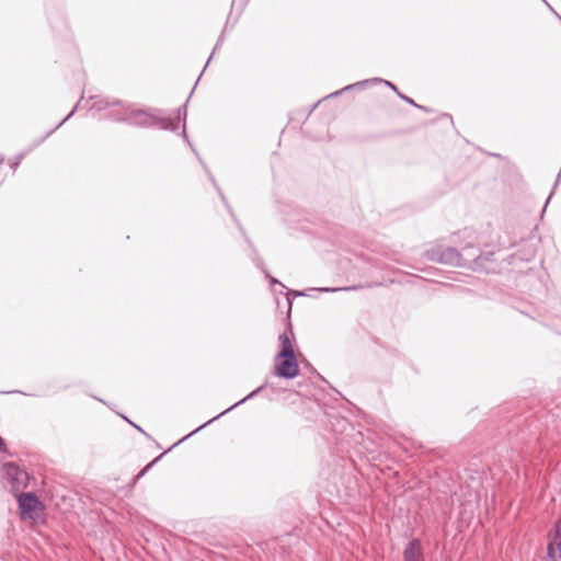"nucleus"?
Here are the masks:
<instances>
[{
    "mask_svg": "<svg viewBox=\"0 0 561 561\" xmlns=\"http://www.w3.org/2000/svg\"><path fill=\"white\" fill-rule=\"evenodd\" d=\"M92 107L96 111H107L106 118L116 122H126L130 125L140 127L158 126L160 129L175 131L179 128L180 121L183 119L182 135L186 138L185 119L187 115L186 104L179 107L174 118L165 117L159 108H137L130 104H124L121 101H110L104 98H93Z\"/></svg>",
    "mask_w": 561,
    "mask_h": 561,
    "instance_id": "obj_1",
    "label": "nucleus"
},
{
    "mask_svg": "<svg viewBox=\"0 0 561 561\" xmlns=\"http://www.w3.org/2000/svg\"><path fill=\"white\" fill-rule=\"evenodd\" d=\"M547 558L545 561H561V518L547 535Z\"/></svg>",
    "mask_w": 561,
    "mask_h": 561,
    "instance_id": "obj_2",
    "label": "nucleus"
},
{
    "mask_svg": "<svg viewBox=\"0 0 561 561\" xmlns=\"http://www.w3.org/2000/svg\"><path fill=\"white\" fill-rule=\"evenodd\" d=\"M274 374L280 378L293 379L298 376L299 367L295 355L276 356Z\"/></svg>",
    "mask_w": 561,
    "mask_h": 561,
    "instance_id": "obj_3",
    "label": "nucleus"
},
{
    "mask_svg": "<svg viewBox=\"0 0 561 561\" xmlns=\"http://www.w3.org/2000/svg\"><path fill=\"white\" fill-rule=\"evenodd\" d=\"M3 469L13 492H18L26 488L28 482V474L24 469L20 468L13 462L5 463Z\"/></svg>",
    "mask_w": 561,
    "mask_h": 561,
    "instance_id": "obj_4",
    "label": "nucleus"
},
{
    "mask_svg": "<svg viewBox=\"0 0 561 561\" xmlns=\"http://www.w3.org/2000/svg\"><path fill=\"white\" fill-rule=\"evenodd\" d=\"M19 507L22 514L31 515L33 512L39 511L43 508L42 502L38 497L30 492V493H21L18 497Z\"/></svg>",
    "mask_w": 561,
    "mask_h": 561,
    "instance_id": "obj_5",
    "label": "nucleus"
},
{
    "mask_svg": "<svg viewBox=\"0 0 561 561\" xmlns=\"http://www.w3.org/2000/svg\"><path fill=\"white\" fill-rule=\"evenodd\" d=\"M403 561H424L423 548L420 539H412L403 550Z\"/></svg>",
    "mask_w": 561,
    "mask_h": 561,
    "instance_id": "obj_6",
    "label": "nucleus"
},
{
    "mask_svg": "<svg viewBox=\"0 0 561 561\" xmlns=\"http://www.w3.org/2000/svg\"><path fill=\"white\" fill-rule=\"evenodd\" d=\"M267 386V382H264L263 385H261L260 387H257L255 390H253L251 393H249L247 397H244L243 399H241L240 401L236 402L234 404H232L231 407H229L228 409H226L224 412H221L220 414H218L217 416L213 417L211 420H209L208 422H206L205 424L201 425L199 427H197L195 431H193L191 434H188L187 436H191L193 435L194 433L198 432L199 430L204 428L205 426H207L208 424H210L213 421L217 420L218 417H220L221 415L226 414L227 412L231 411L232 409H234L236 407L244 403L247 400L255 397L256 394H259L265 387Z\"/></svg>",
    "mask_w": 561,
    "mask_h": 561,
    "instance_id": "obj_7",
    "label": "nucleus"
},
{
    "mask_svg": "<svg viewBox=\"0 0 561 561\" xmlns=\"http://www.w3.org/2000/svg\"><path fill=\"white\" fill-rule=\"evenodd\" d=\"M370 82H381V83H385L386 85H388L390 89H392L393 91H396L397 93L399 92L397 87L391 83L390 81H387V80H383V79H378V78H375V79H371V80H363V81H359V82H356V83H353V84H348L346 85L345 88L339 90V91H335L333 93H331L330 95H328V98H333V96H337L340 95L341 93H343L344 91H348V90H353L357 87H362V85H365V84H368Z\"/></svg>",
    "mask_w": 561,
    "mask_h": 561,
    "instance_id": "obj_8",
    "label": "nucleus"
},
{
    "mask_svg": "<svg viewBox=\"0 0 561 561\" xmlns=\"http://www.w3.org/2000/svg\"><path fill=\"white\" fill-rule=\"evenodd\" d=\"M426 256L432 261H437L440 263H450L456 257V252L454 249L449 248L446 253L438 254L436 251H428Z\"/></svg>",
    "mask_w": 561,
    "mask_h": 561,
    "instance_id": "obj_9",
    "label": "nucleus"
},
{
    "mask_svg": "<svg viewBox=\"0 0 561 561\" xmlns=\"http://www.w3.org/2000/svg\"><path fill=\"white\" fill-rule=\"evenodd\" d=\"M280 351L277 356L295 355L293 343L286 332L279 335Z\"/></svg>",
    "mask_w": 561,
    "mask_h": 561,
    "instance_id": "obj_10",
    "label": "nucleus"
},
{
    "mask_svg": "<svg viewBox=\"0 0 561 561\" xmlns=\"http://www.w3.org/2000/svg\"><path fill=\"white\" fill-rule=\"evenodd\" d=\"M478 504V495L476 492L469 491L468 492V499L461 504L463 506V511H469L470 513L473 512V508Z\"/></svg>",
    "mask_w": 561,
    "mask_h": 561,
    "instance_id": "obj_11",
    "label": "nucleus"
},
{
    "mask_svg": "<svg viewBox=\"0 0 561 561\" xmlns=\"http://www.w3.org/2000/svg\"><path fill=\"white\" fill-rule=\"evenodd\" d=\"M24 157H25V153H20L9 161L12 172H15V170L18 169L19 164L21 163V161Z\"/></svg>",
    "mask_w": 561,
    "mask_h": 561,
    "instance_id": "obj_12",
    "label": "nucleus"
},
{
    "mask_svg": "<svg viewBox=\"0 0 561 561\" xmlns=\"http://www.w3.org/2000/svg\"><path fill=\"white\" fill-rule=\"evenodd\" d=\"M356 287H342V288H329V287H324V288H320L319 290L321 291H325V293H333V291H339V290H352V289H355Z\"/></svg>",
    "mask_w": 561,
    "mask_h": 561,
    "instance_id": "obj_13",
    "label": "nucleus"
},
{
    "mask_svg": "<svg viewBox=\"0 0 561 561\" xmlns=\"http://www.w3.org/2000/svg\"><path fill=\"white\" fill-rule=\"evenodd\" d=\"M398 95H399L402 100H404L407 103H409V104H411V105H413V106H415V107L422 108V106H420L419 104H416V103H415L411 98H409V96H407V95H403V94H401L400 92H398Z\"/></svg>",
    "mask_w": 561,
    "mask_h": 561,
    "instance_id": "obj_14",
    "label": "nucleus"
},
{
    "mask_svg": "<svg viewBox=\"0 0 561 561\" xmlns=\"http://www.w3.org/2000/svg\"><path fill=\"white\" fill-rule=\"evenodd\" d=\"M77 108H78V104H77V105L73 107V110H72V111H71V112L66 116V118H65L62 122H60V123L56 126V128H55V129H57L58 127H60V126H61V125H62L67 119H69V118L73 115V113H75V111H76Z\"/></svg>",
    "mask_w": 561,
    "mask_h": 561,
    "instance_id": "obj_15",
    "label": "nucleus"
},
{
    "mask_svg": "<svg viewBox=\"0 0 561 561\" xmlns=\"http://www.w3.org/2000/svg\"><path fill=\"white\" fill-rule=\"evenodd\" d=\"M159 458H156L154 460H152L150 463H148L142 470H141V473H147L149 471V469L154 465V462L158 460Z\"/></svg>",
    "mask_w": 561,
    "mask_h": 561,
    "instance_id": "obj_16",
    "label": "nucleus"
},
{
    "mask_svg": "<svg viewBox=\"0 0 561 561\" xmlns=\"http://www.w3.org/2000/svg\"><path fill=\"white\" fill-rule=\"evenodd\" d=\"M55 129L49 130L44 138H42L39 141L36 142L35 146L39 145L46 137H48L50 134H53Z\"/></svg>",
    "mask_w": 561,
    "mask_h": 561,
    "instance_id": "obj_17",
    "label": "nucleus"
},
{
    "mask_svg": "<svg viewBox=\"0 0 561 561\" xmlns=\"http://www.w3.org/2000/svg\"><path fill=\"white\" fill-rule=\"evenodd\" d=\"M146 473H141V471L135 477V481L144 477Z\"/></svg>",
    "mask_w": 561,
    "mask_h": 561,
    "instance_id": "obj_18",
    "label": "nucleus"
},
{
    "mask_svg": "<svg viewBox=\"0 0 561 561\" xmlns=\"http://www.w3.org/2000/svg\"><path fill=\"white\" fill-rule=\"evenodd\" d=\"M271 283H272V284H279V285H282V286H283V284H282V283H279V282H278L277 279H275V278H271Z\"/></svg>",
    "mask_w": 561,
    "mask_h": 561,
    "instance_id": "obj_19",
    "label": "nucleus"
},
{
    "mask_svg": "<svg viewBox=\"0 0 561 561\" xmlns=\"http://www.w3.org/2000/svg\"><path fill=\"white\" fill-rule=\"evenodd\" d=\"M552 194H553V192H551V193H550V195H549V197L547 198V202H546L545 207H546V206L548 205V203L550 202V198H551Z\"/></svg>",
    "mask_w": 561,
    "mask_h": 561,
    "instance_id": "obj_20",
    "label": "nucleus"
},
{
    "mask_svg": "<svg viewBox=\"0 0 561 561\" xmlns=\"http://www.w3.org/2000/svg\"><path fill=\"white\" fill-rule=\"evenodd\" d=\"M4 446V440L0 437V449Z\"/></svg>",
    "mask_w": 561,
    "mask_h": 561,
    "instance_id": "obj_21",
    "label": "nucleus"
},
{
    "mask_svg": "<svg viewBox=\"0 0 561 561\" xmlns=\"http://www.w3.org/2000/svg\"><path fill=\"white\" fill-rule=\"evenodd\" d=\"M304 295H305L304 293H299V291L295 293V296H304Z\"/></svg>",
    "mask_w": 561,
    "mask_h": 561,
    "instance_id": "obj_22",
    "label": "nucleus"
},
{
    "mask_svg": "<svg viewBox=\"0 0 561 561\" xmlns=\"http://www.w3.org/2000/svg\"><path fill=\"white\" fill-rule=\"evenodd\" d=\"M138 431L144 432L141 427L137 426L136 424H133Z\"/></svg>",
    "mask_w": 561,
    "mask_h": 561,
    "instance_id": "obj_23",
    "label": "nucleus"
},
{
    "mask_svg": "<svg viewBox=\"0 0 561 561\" xmlns=\"http://www.w3.org/2000/svg\"><path fill=\"white\" fill-rule=\"evenodd\" d=\"M542 1H543V2L549 7V9H550L551 11H553V9L549 5V3H548L546 0H542Z\"/></svg>",
    "mask_w": 561,
    "mask_h": 561,
    "instance_id": "obj_24",
    "label": "nucleus"
},
{
    "mask_svg": "<svg viewBox=\"0 0 561 561\" xmlns=\"http://www.w3.org/2000/svg\"><path fill=\"white\" fill-rule=\"evenodd\" d=\"M218 46H219V42H218V43H216V46H215L214 50H216ZM214 53H215V51H213V54H214Z\"/></svg>",
    "mask_w": 561,
    "mask_h": 561,
    "instance_id": "obj_25",
    "label": "nucleus"
},
{
    "mask_svg": "<svg viewBox=\"0 0 561 561\" xmlns=\"http://www.w3.org/2000/svg\"><path fill=\"white\" fill-rule=\"evenodd\" d=\"M125 421H126V422H129L131 425L134 424V423H131V422L129 421V419H128V417H125Z\"/></svg>",
    "mask_w": 561,
    "mask_h": 561,
    "instance_id": "obj_26",
    "label": "nucleus"
},
{
    "mask_svg": "<svg viewBox=\"0 0 561 561\" xmlns=\"http://www.w3.org/2000/svg\"><path fill=\"white\" fill-rule=\"evenodd\" d=\"M125 421H126V422H129L131 425L134 424V423H131V422L129 421V419H128V417H125Z\"/></svg>",
    "mask_w": 561,
    "mask_h": 561,
    "instance_id": "obj_27",
    "label": "nucleus"
}]
</instances>
